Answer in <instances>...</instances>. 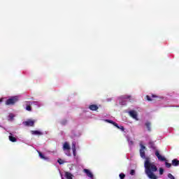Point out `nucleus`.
Listing matches in <instances>:
<instances>
[{
	"instance_id": "nucleus-1",
	"label": "nucleus",
	"mask_w": 179,
	"mask_h": 179,
	"mask_svg": "<svg viewBox=\"0 0 179 179\" xmlns=\"http://www.w3.org/2000/svg\"><path fill=\"white\" fill-rule=\"evenodd\" d=\"M145 173L150 179H157V176L155 174V172L157 171V166L154 162H150V159L145 158L144 163Z\"/></svg>"
},
{
	"instance_id": "nucleus-2",
	"label": "nucleus",
	"mask_w": 179,
	"mask_h": 179,
	"mask_svg": "<svg viewBox=\"0 0 179 179\" xmlns=\"http://www.w3.org/2000/svg\"><path fill=\"white\" fill-rule=\"evenodd\" d=\"M63 150L65 155H66V156H71V146L69 145V143H68L67 142L64 143Z\"/></svg>"
},
{
	"instance_id": "nucleus-3",
	"label": "nucleus",
	"mask_w": 179,
	"mask_h": 179,
	"mask_svg": "<svg viewBox=\"0 0 179 179\" xmlns=\"http://www.w3.org/2000/svg\"><path fill=\"white\" fill-rule=\"evenodd\" d=\"M19 100V96H13L10 99H8L6 102V104L7 106H9L10 104H15V103H16V101H18Z\"/></svg>"
},
{
	"instance_id": "nucleus-4",
	"label": "nucleus",
	"mask_w": 179,
	"mask_h": 179,
	"mask_svg": "<svg viewBox=\"0 0 179 179\" xmlns=\"http://www.w3.org/2000/svg\"><path fill=\"white\" fill-rule=\"evenodd\" d=\"M128 99H131V96L129 95H124L120 97V104H122V106H125V102L123 101H127V100H128Z\"/></svg>"
},
{
	"instance_id": "nucleus-5",
	"label": "nucleus",
	"mask_w": 179,
	"mask_h": 179,
	"mask_svg": "<svg viewBox=\"0 0 179 179\" xmlns=\"http://www.w3.org/2000/svg\"><path fill=\"white\" fill-rule=\"evenodd\" d=\"M105 121L106 122H108L109 124H113V125L116 127V128H118V129H121V131H124V127L122 126L119 127L118 124L114 122L113 120H106Z\"/></svg>"
},
{
	"instance_id": "nucleus-6",
	"label": "nucleus",
	"mask_w": 179,
	"mask_h": 179,
	"mask_svg": "<svg viewBox=\"0 0 179 179\" xmlns=\"http://www.w3.org/2000/svg\"><path fill=\"white\" fill-rule=\"evenodd\" d=\"M155 156L157 157L158 160H159L160 162H166V157L160 155V152H159L158 150L155 151Z\"/></svg>"
},
{
	"instance_id": "nucleus-7",
	"label": "nucleus",
	"mask_w": 179,
	"mask_h": 179,
	"mask_svg": "<svg viewBox=\"0 0 179 179\" xmlns=\"http://www.w3.org/2000/svg\"><path fill=\"white\" fill-rule=\"evenodd\" d=\"M141 146V149H140V155L141 157H142V159H145V150L146 149V148L142 145V143L140 144Z\"/></svg>"
},
{
	"instance_id": "nucleus-8",
	"label": "nucleus",
	"mask_w": 179,
	"mask_h": 179,
	"mask_svg": "<svg viewBox=\"0 0 179 179\" xmlns=\"http://www.w3.org/2000/svg\"><path fill=\"white\" fill-rule=\"evenodd\" d=\"M34 122H36V121L29 120L27 121L23 122V124L26 127H33L34 125Z\"/></svg>"
},
{
	"instance_id": "nucleus-9",
	"label": "nucleus",
	"mask_w": 179,
	"mask_h": 179,
	"mask_svg": "<svg viewBox=\"0 0 179 179\" xmlns=\"http://www.w3.org/2000/svg\"><path fill=\"white\" fill-rule=\"evenodd\" d=\"M129 114L130 117H132L134 120H136L138 121V114L135 112V110H131L129 112Z\"/></svg>"
},
{
	"instance_id": "nucleus-10",
	"label": "nucleus",
	"mask_w": 179,
	"mask_h": 179,
	"mask_svg": "<svg viewBox=\"0 0 179 179\" xmlns=\"http://www.w3.org/2000/svg\"><path fill=\"white\" fill-rule=\"evenodd\" d=\"M72 150L74 157H76V142L75 141L72 143Z\"/></svg>"
},
{
	"instance_id": "nucleus-11",
	"label": "nucleus",
	"mask_w": 179,
	"mask_h": 179,
	"mask_svg": "<svg viewBox=\"0 0 179 179\" xmlns=\"http://www.w3.org/2000/svg\"><path fill=\"white\" fill-rule=\"evenodd\" d=\"M84 173H85V174H87V177H90V178L93 179V173H92L90 170L84 169Z\"/></svg>"
},
{
	"instance_id": "nucleus-12",
	"label": "nucleus",
	"mask_w": 179,
	"mask_h": 179,
	"mask_svg": "<svg viewBox=\"0 0 179 179\" xmlns=\"http://www.w3.org/2000/svg\"><path fill=\"white\" fill-rule=\"evenodd\" d=\"M29 106H36L37 107H41V103L38 101L29 102Z\"/></svg>"
},
{
	"instance_id": "nucleus-13",
	"label": "nucleus",
	"mask_w": 179,
	"mask_h": 179,
	"mask_svg": "<svg viewBox=\"0 0 179 179\" xmlns=\"http://www.w3.org/2000/svg\"><path fill=\"white\" fill-rule=\"evenodd\" d=\"M65 177H66V178H67V179H72V177H73V176H72V175L71 174V173H69V172H66V173H65Z\"/></svg>"
},
{
	"instance_id": "nucleus-14",
	"label": "nucleus",
	"mask_w": 179,
	"mask_h": 179,
	"mask_svg": "<svg viewBox=\"0 0 179 179\" xmlns=\"http://www.w3.org/2000/svg\"><path fill=\"white\" fill-rule=\"evenodd\" d=\"M172 164H173V166H178V165H179V161H178V159H173V160L172 161Z\"/></svg>"
},
{
	"instance_id": "nucleus-15",
	"label": "nucleus",
	"mask_w": 179,
	"mask_h": 179,
	"mask_svg": "<svg viewBox=\"0 0 179 179\" xmlns=\"http://www.w3.org/2000/svg\"><path fill=\"white\" fill-rule=\"evenodd\" d=\"M97 108H99V107H97V106H96V105L90 106V109H91L92 111H96V110H97Z\"/></svg>"
},
{
	"instance_id": "nucleus-16",
	"label": "nucleus",
	"mask_w": 179,
	"mask_h": 179,
	"mask_svg": "<svg viewBox=\"0 0 179 179\" xmlns=\"http://www.w3.org/2000/svg\"><path fill=\"white\" fill-rule=\"evenodd\" d=\"M38 155L41 159H43V160H48V158L45 157L44 155H43V153H41V152H38Z\"/></svg>"
},
{
	"instance_id": "nucleus-17",
	"label": "nucleus",
	"mask_w": 179,
	"mask_h": 179,
	"mask_svg": "<svg viewBox=\"0 0 179 179\" xmlns=\"http://www.w3.org/2000/svg\"><path fill=\"white\" fill-rule=\"evenodd\" d=\"M32 135H43V134L39 131H31Z\"/></svg>"
},
{
	"instance_id": "nucleus-18",
	"label": "nucleus",
	"mask_w": 179,
	"mask_h": 179,
	"mask_svg": "<svg viewBox=\"0 0 179 179\" xmlns=\"http://www.w3.org/2000/svg\"><path fill=\"white\" fill-rule=\"evenodd\" d=\"M13 118H15V115L12 114V113H10L9 115H8V120L12 121V120H13Z\"/></svg>"
},
{
	"instance_id": "nucleus-19",
	"label": "nucleus",
	"mask_w": 179,
	"mask_h": 179,
	"mask_svg": "<svg viewBox=\"0 0 179 179\" xmlns=\"http://www.w3.org/2000/svg\"><path fill=\"white\" fill-rule=\"evenodd\" d=\"M9 140L10 142H16V138L13 137V136H9Z\"/></svg>"
},
{
	"instance_id": "nucleus-20",
	"label": "nucleus",
	"mask_w": 179,
	"mask_h": 179,
	"mask_svg": "<svg viewBox=\"0 0 179 179\" xmlns=\"http://www.w3.org/2000/svg\"><path fill=\"white\" fill-rule=\"evenodd\" d=\"M127 141L129 142V146H132V145H134V141H130L129 138H127Z\"/></svg>"
},
{
	"instance_id": "nucleus-21",
	"label": "nucleus",
	"mask_w": 179,
	"mask_h": 179,
	"mask_svg": "<svg viewBox=\"0 0 179 179\" xmlns=\"http://www.w3.org/2000/svg\"><path fill=\"white\" fill-rule=\"evenodd\" d=\"M59 164H64V163H65V162L61 159L57 160Z\"/></svg>"
},
{
	"instance_id": "nucleus-22",
	"label": "nucleus",
	"mask_w": 179,
	"mask_h": 179,
	"mask_svg": "<svg viewBox=\"0 0 179 179\" xmlns=\"http://www.w3.org/2000/svg\"><path fill=\"white\" fill-rule=\"evenodd\" d=\"M163 173H164V169L163 168L159 169V175L162 176Z\"/></svg>"
},
{
	"instance_id": "nucleus-23",
	"label": "nucleus",
	"mask_w": 179,
	"mask_h": 179,
	"mask_svg": "<svg viewBox=\"0 0 179 179\" xmlns=\"http://www.w3.org/2000/svg\"><path fill=\"white\" fill-rule=\"evenodd\" d=\"M145 125H146V127H147L148 131H150V122H147V123L145 124Z\"/></svg>"
},
{
	"instance_id": "nucleus-24",
	"label": "nucleus",
	"mask_w": 179,
	"mask_h": 179,
	"mask_svg": "<svg viewBox=\"0 0 179 179\" xmlns=\"http://www.w3.org/2000/svg\"><path fill=\"white\" fill-rule=\"evenodd\" d=\"M165 166H166L168 169H170V167H171V164L168 163V162H165Z\"/></svg>"
},
{
	"instance_id": "nucleus-25",
	"label": "nucleus",
	"mask_w": 179,
	"mask_h": 179,
	"mask_svg": "<svg viewBox=\"0 0 179 179\" xmlns=\"http://www.w3.org/2000/svg\"><path fill=\"white\" fill-rule=\"evenodd\" d=\"M119 176L120 179H124L125 178V175L124 173H120Z\"/></svg>"
},
{
	"instance_id": "nucleus-26",
	"label": "nucleus",
	"mask_w": 179,
	"mask_h": 179,
	"mask_svg": "<svg viewBox=\"0 0 179 179\" xmlns=\"http://www.w3.org/2000/svg\"><path fill=\"white\" fill-rule=\"evenodd\" d=\"M168 178H170V179H175L174 178V176L171 175V173H169L168 174Z\"/></svg>"
},
{
	"instance_id": "nucleus-27",
	"label": "nucleus",
	"mask_w": 179,
	"mask_h": 179,
	"mask_svg": "<svg viewBox=\"0 0 179 179\" xmlns=\"http://www.w3.org/2000/svg\"><path fill=\"white\" fill-rule=\"evenodd\" d=\"M26 110H27V111H31V107H30V106H27L26 107Z\"/></svg>"
},
{
	"instance_id": "nucleus-28",
	"label": "nucleus",
	"mask_w": 179,
	"mask_h": 179,
	"mask_svg": "<svg viewBox=\"0 0 179 179\" xmlns=\"http://www.w3.org/2000/svg\"><path fill=\"white\" fill-rule=\"evenodd\" d=\"M130 174H131V176H134V174H135V171L134 170H131L130 171Z\"/></svg>"
},
{
	"instance_id": "nucleus-29",
	"label": "nucleus",
	"mask_w": 179,
	"mask_h": 179,
	"mask_svg": "<svg viewBox=\"0 0 179 179\" xmlns=\"http://www.w3.org/2000/svg\"><path fill=\"white\" fill-rule=\"evenodd\" d=\"M146 98L148 100V101H152V99H150V96H146Z\"/></svg>"
},
{
	"instance_id": "nucleus-30",
	"label": "nucleus",
	"mask_w": 179,
	"mask_h": 179,
	"mask_svg": "<svg viewBox=\"0 0 179 179\" xmlns=\"http://www.w3.org/2000/svg\"><path fill=\"white\" fill-rule=\"evenodd\" d=\"M3 100V99H0V103H2Z\"/></svg>"
},
{
	"instance_id": "nucleus-31",
	"label": "nucleus",
	"mask_w": 179,
	"mask_h": 179,
	"mask_svg": "<svg viewBox=\"0 0 179 179\" xmlns=\"http://www.w3.org/2000/svg\"><path fill=\"white\" fill-rule=\"evenodd\" d=\"M62 176V175H61V177ZM64 178L63 177H62V179Z\"/></svg>"
},
{
	"instance_id": "nucleus-32",
	"label": "nucleus",
	"mask_w": 179,
	"mask_h": 179,
	"mask_svg": "<svg viewBox=\"0 0 179 179\" xmlns=\"http://www.w3.org/2000/svg\"><path fill=\"white\" fill-rule=\"evenodd\" d=\"M152 97H155V95H152Z\"/></svg>"
},
{
	"instance_id": "nucleus-33",
	"label": "nucleus",
	"mask_w": 179,
	"mask_h": 179,
	"mask_svg": "<svg viewBox=\"0 0 179 179\" xmlns=\"http://www.w3.org/2000/svg\"><path fill=\"white\" fill-rule=\"evenodd\" d=\"M62 179H64V178H62Z\"/></svg>"
}]
</instances>
